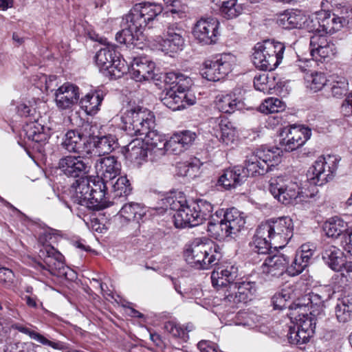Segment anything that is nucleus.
<instances>
[{"mask_svg":"<svg viewBox=\"0 0 352 352\" xmlns=\"http://www.w3.org/2000/svg\"><path fill=\"white\" fill-rule=\"evenodd\" d=\"M310 53L313 58L320 60L331 58L336 54L334 43L323 34H314L310 38Z\"/></svg>","mask_w":352,"mask_h":352,"instance_id":"obj_20","label":"nucleus"},{"mask_svg":"<svg viewBox=\"0 0 352 352\" xmlns=\"http://www.w3.org/2000/svg\"><path fill=\"white\" fill-rule=\"evenodd\" d=\"M54 95L56 104L59 109H70L79 100V88L72 83H64L56 90Z\"/></svg>","mask_w":352,"mask_h":352,"instance_id":"obj_23","label":"nucleus"},{"mask_svg":"<svg viewBox=\"0 0 352 352\" xmlns=\"http://www.w3.org/2000/svg\"><path fill=\"white\" fill-rule=\"evenodd\" d=\"M14 329L18 330L19 332L28 335L30 338L37 342L45 347H50L56 350H61L63 349V343L57 340L49 335H43L39 332L25 327L20 324H14L12 325Z\"/></svg>","mask_w":352,"mask_h":352,"instance_id":"obj_30","label":"nucleus"},{"mask_svg":"<svg viewBox=\"0 0 352 352\" xmlns=\"http://www.w3.org/2000/svg\"><path fill=\"white\" fill-rule=\"evenodd\" d=\"M112 186V192L113 199L125 197L131 194V187L129 180L125 176L120 177L116 182L113 180L108 183Z\"/></svg>","mask_w":352,"mask_h":352,"instance_id":"obj_46","label":"nucleus"},{"mask_svg":"<svg viewBox=\"0 0 352 352\" xmlns=\"http://www.w3.org/2000/svg\"><path fill=\"white\" fill-rule=\"evenodd\" d=\"M219 21L214 18H201L195 24L192 35L201 45L214 44L219 36Z\"/></svg>","mask_w":352,"mask_h":352,"instance_id":"obj_13","label":"nucleus"},{"mask_svg":"<svg viewBox=\"0 0 352 352\" xmlns=\"http://www.w3.org/2000/svg\"><path fill=\"white\" fill-rule=\"evenodd\" d=\"M148 153V148L140 139L133 140L126 146V157L137 165L146 161Z\"/></svg>","mask_w":352,"mask_h":352,"instance_id":"obj_34","label":"nucleus"},{"mask_svg":"<svg viewBox=\"0 0 352 352\" xmlns=\"http://www.w3.org/2000/svg\"><path fill=\"white\" fill-rule=\"evenodd\" d=\"M307 266L301 259H298V256H296L292 265L286 267V270L290 276H294L300 274Z\"/></svg>","mask_w":352,"mask_h":352,"instance_id":"obj_64","label":"nucleus"},{"mask_svg":"<svg viewBox=\"0 0 352 352\" xmlns=\"http://www.w3.org/2000/svg\"><path fill=\"white\" fill-rule=\"evenodd\" d=\"M302 302V298L297 299L292 304L289 305V313L287 315L289 316L291 321L299 319V318H307L309 316H312L309 311L311 309L308 305H306L307 309H303L300 307V306H296L298 302Z\"/></svg>","mask_w":352,"mask_h":352,"instance_id":"obj_53","label":"nucleus"},{"mask_svg":"<svg viewBox=\"0 0 352 352\" xmlns=\"http://www.w3.org/2000/svg\"><path fill=\"white\" fill-rule=\"evenodd\" d=\"M236 63V57L231 53H223L215 60H208L204 63L202 76L210 81H218L230 74Z\"/></svg>","mask_w":352,"mask_h":352,"instance_id":"obj_10","label":"nucleus"},{"mask_svg":"<svg viewBox=\"0 0 352 352\" xmlns=\"http://www.w3.org/2000/svg\"><path fill=\"white\" fill-rule=\"evenodd\" d=\"M187 90H177L174 88L167 89L162 94L161 100L163 104L173 111L185 109L195 102V98L186 94Z\"/></svg>","mask_w":352,"mask_h":352,"instance_id":"obj_19","label":"nucleus"},{"mask_svg":"<svg viewBox=\"0 0 352 352\" xmlns=\"http://www.w3.org/2000/svg\"><path fill=\"white\" fill-rule=\"evenodd\" d=\"M82 155L78 156L67 155L60 159L58 167L67 176L72 177H83L89 173L91 166L88 160Z\"/></svg>","mask_w":352,"mask_h":352,"instance_id":"obj_17","label":"nucleus"},{"mask_svg":"<svg viewBox=\"0 0 352 352\" xmlns=\"http://www.w3.org/2000/svg\"><path fill=\"white\" fill-rule=\"evenodd\" d=\"M335 316L337 320L346 323L352 318V298L344 297L338 299L335 307Z\"/></svg>","mask_w":352,"mask_h":352,"instance_id":"obj_42","label":"nucleus"},{"mask_svg":"<svg viewBox=\"0 0 352 352\" xmlns=\"http://www.w3.org/2000/svg\"><path fill=\"white\" fill-rule=\"evenodd\" d=\"M120 163L114 156L100 158L96 164L98 174L101 175V181L109 183L120 174Z\"/></svg>","mask_w":352,"mask_h":352,"instance_id":"obj_28","label":"nucleus"},{"mask_svg":"<svg viewBox=\"0 0 352 352\" xmlns=\"http://www.w3.org/2000/svg\"><path fill=\"white\" fill-rule=\"evenodd\" d=\"M303 19V13L300 11L287 12L280 15L278 23L285 29L300 28Z\"/></svg>","mask_w":352,"mask_h":352,"instance_id":"obj_45","label":"nucleus"},{"mask_svg":"<svg viewBox=\"0 0 352 352\" xmlns=\"http://www.w3.org/2000/svg\"><path fill=\"white\" fill-rule=\"evenodd\" d=\"M140 138L149 151L151 161H157L166 154V140L157 131L148 129Z\"/></svg>","mask_w":352,"mask_h":352,"instance_id":"obj_22","label":"nucleus"},{"mask_svg":"<svg viewBox=\"0 0 352 352\" xmlns=\"http://www.w3.org/2000/svg\"><path fill=\"white\" fill-rule=\"evenodd\" d=\"M287 336L290 343L302 344L308 342L313 335L293 326L289 327Z\"/></svg>","mask_w":352,"mask_h":352,"instance_id":"obj_51","label":"nucleus"},{"mask_svg":"<svg viewBox=\"0 0 352 352\" xmlns=\"http://www.w3.org/2000/svg\"><path fill=\"white\" fill-rule=\"evenodd\" d=\"M146 214V209L142 204L137 202H129L124 204L119 211L118 216L126 222L140 220Z\"/></svg>","mask_w":352,"mask_h":352,"instance_id":"obj_37","label":"nucleus"},{"mask_svg":"<svg viewBox=\"0 0 352 352\" xmlns=\"http://www.w3.org/2000/svg\"><path fill=\"white\" fill-rule=\"evenodd\" d=\"M184 34V30L179 24H170L158 41L160 50L166 54L182 51L185 44Z\"/></svg>","mask_w":352,"mask_h":352,"instance_id":"obj_12","label":"nucleus"},{"mask_svg":"<svg viewBox=\"0 0 352 352\" xmlns=\"http://www.w3.org/2000/svg\"><path fill=\"white\" fill-rule=\"evenodd\" d=\"M102 100V93L100 91H94L88 93L82 98L80 100V104L87 114L94 115L99 110Z\"/></svg>","mask_w":352,"mask_h":352,"instance_id":"obj_41","label":"nucleus"},{"mask_svg":"<svg viewBox=\"0 0 352 352\" xmlns=\"http://www.w3.org/2000/svg\"><path fill=\"white\" fill-rule=\"evenodd\" d=\"M241 100L235 94H229L223 96L217 102V107L220 111L226 113H232L242 107Z\"/></svg>","mask_w":352,"mask_h":352,"instance_id":"obj_43","label":"nucleus"},{"mask_svg":"<svg viewBox=\"0 0 352 352\" xmlns=\"http://www.w3.org/2000/svg\"><path fill=\"white\" fill-rule=\"evenodd\" d=\"M163 11L162 5L151 2H142L136 3L130 10L128 14L136 23L138 27L143 29L153 21Z\"/></svg>","mask_w":352,"mask_h":352,"instance_id":"obj_15","label":"nucleus"},{"mask_svg":"<svg viewBox=\"0 0 352 352\" xmlns=\"http://www.w3.org/2000/svg\"><path fill=\"white\" fill-rule=\"evenodd\" d=\"M292 322L296 327L314 335L316 323L314 322L312 316L305 318L300 317L299 319L292 320Z\"/></svg>","mask_w":352,"mask_h":352,"instance_id":"obj_59","label":"nucleus"},{"mask_svg":"<svg viewBox=\"0 0 352 352\" xmlns=\"http://www.w3.org/2000/svg\"><path fill=\"white\" fill-rule=\"evenodd\" d=\"M322 32L325 34H333L343 28L344 21L340 19L338 9L331 13L327 11H322Z\"/></svg>","mask_w":352,"mask_h":352,"instance_id":"obj_39","label":"nucleus"},{"mask_svg":"<svg viewBox=\"0 0 352 352\" xmlns=\"http://www.w3.org/2000/svg\"><path fill=\"white\" fill-rule=\"evenodd\" d=\"M254 86L256 89L260 91L268 92L271 87L269 85L267 74H263L256 76L254 79Z\"/></svg>","mask_w":352,"mask_h":352,"instance_id":"obj_62","label":"nucleus"},{"mask_svg":"<svg viewBox=\"0 0 352 352\" xmlns=\"http://www.w3.org/2000/svg\"><path fill=\"white\" fill-rule=\"evenodd\" d=\"M259 226L272 240L275 248L284 247L293 235V221L289 217L270 219Z\"/></svg>","mask_w":352,"mask_h":352,"instance_id":"obj_7","label":"nucleus"},{"mask_svg":"<svg viewBox=\"0 0 352 352\" xmlns=\"http://www.w3.org/2000/svg\"><path fill=\"white\" fill-rule=\"evenodd\" d=\"M339 160L335 155L319 157L309 168L307 177L311 184L322 186L335 176Z\"/></svg>","mask_w":352,"mask_h":352,"instance_id":"obj_9","label":"nucleus"},{"mask_svg":"<svg viewBox=\"0 0 352 352\" xmlns=\"http://www.w3.org/2000/svg\"><path fill=\"white\" fill-rule=\"evenodd\" d=\"M289 261V258L282 254L268 256L261 265L262 273L267 276L278 277L285 271Z\"/></svg>","mask_w":352,"mask_h":352,"instance_id":"obj_26","label":"nucleus"},{"mask_svg":"<svg viewBox=\"0 0 352 352\" xmlns=\"http://www.w3.org/2000/svg\"><path fill=\"white\" fill-rule=\"evenodd\" d=\"M155 63L146 58L133 59L129 70L131 76L135 81L149 80L154 78Z\"/></svg>","mask_w":352,"mask_h":352,"instance_id":"obj_27","label":"nucleus"},{"mask_svg":"<svg viewBox=\"0 0 352 352\" xmlns=\"http://www.w3.org/2000/svg\"><path fill=\"white\" fill-rule=\"evenodd\" d=\"M272 244V240L268 238L267 234L264 232L258 226L253 239L250 243L252 250L257 254H266L269 252Z\"/></svg>","mask_w":352,"mask_h":352,"instance_id":"obj_38","label":"nucleus"},{"mask_svg":"<svg viewBox=\"0 0 352 352\" xmlns=\"http://www.w3.org/2000/svg\"><path fill=\"white\" fill-rule=\"evenodd\" d=\"M348 91V82L344 77L337 76L333 80L331 92L334 97L340 98L345 96Z\"/></svg>","mask_w":352,"mask_h":352,"instance_id":"obj_55","label":"nucleus"},{"mask_svg":"<svg viewBox=\"0 0 352 352\" xmlns=\"http://www.w3.org/2000/svg\"><path fill=\"white\" fill-rule=\"evenodd\" d=\"M61 146L69 152L90 155L91 142L83 133L76 130L68 131L63 138Z\"/></svg>","mask_w":352,"mask_h":352,"instance_id":"obj_18","label":"nucleus"},{"mask_svg":"<svg viewBox=\"0 0 352 352\" xmlns=\"http://www.w3.org/2000/svg\"><path fill=\"white\" fill-rule=\"evenodd\" d=\"M290 298L289 293L285 290L276 294L272 298V302L275 309H283L287 307V301Z\"/></svg>","mask_w":352,"mask_h":352,"instance_id":"obj_63","label":"nucleus"},{"mask_svg":"<svg viewBox=\"0 0 352 352\" xmlns=\"http://www.w3.org/2000/svg\"><path fill=\"white\" fill-rule=\"evenodd\" d=\"M89 140L91 142V154L93 152L98 155L109 154L118 146V140L115 135L111 134L103 136L89 135Z\"/></svg>","mask_w":352,"mask_h":352,"instance_id":"obj_29","label":"nucleus"},{"mask_svg":"<svg viewBox=\"0 0 352 352\" xmlns=\"http://www.w3.org/2000/svg\"><path fill=\"white\" fill-rule=\"evenodd\" d=\"M238 275V267L230 263L218 265L211 274L212 285L226 306L246 302L256 291L254 282H236Z\"/></svg>","mask_w":352,"mask_h":352,"instance_id":"obj_1","label":"nucleus"},{"mask_svg":"<svg viewBox=\"0 0 352 352\" xmlns=\"http://www.w3.org/2000/svg\"><path fill=\"white\" fill-rule=\"evenodd\" d=\"M116 47L109 45L100 49L95 56L96 63L101 70L108 71L115 78H120L129 70L126 61L120 59Z\"/></svg>","mask_w":352,"mask_h":352,"instance_id":"obj_8","label":"nucleus"},{"mask_svg":"<svg viewBox=\"0 0 352 352\" xmlns=\"http://www.w3.org/2000/svg\"><path fill=\"white\" fill-rule=\"evenodd\" d=\"M121 122L127 134L142 136L154 127L155 116L148 109L129 102L122 110Z\"/></svg>","mask_w":352,"mask_h":352,"instance_id":"obj_2","label":"nucleus"},{"mask_svg":"<svg viewBox=\"0 0 352 352\" xmlns=\"http://www.w3.org/2000/svg\"><path fill=\"white\" fill-rule=\"evenodd\" d=\"M108 183L98 180L91 183V190L85 206L94 210H100L114 204L107 196Z\"/></svg>","mask_w":352,"mask_h":352,"instance_id":"obj_21","label":"nucleus"},{"mask_svg":"<svg viewBox=\"0 0 352 352\" xmlns=\"http://www.w3.org/2000/svg\"><path fill=\"white\" fill-rule=\"evenodd\" d=\"M91 183L87 177H83L73 184L71 199L74 203L85 206L91 190Z\"/></svg>","mask_w":352,"mask_h":352,"instance_id":"obj_31","label":"nucleus"},{"mask_svg":"<svg viewBox=\"0 0 352 352\" xmlns=\"http://www.w3.org/2000/svg\"><path fill=\"white\" fill-rule=\"evenodd\" d=\"M246 180V174L242 167L236 166L232 169H227L219 177L218 182L225 189L230 190L241 186Z\"/></svg>","mask_w":352,"mask_h":352,"instance_id":"obj_32","label":"nucleus"},{"mask_svg":"<svg viewBox=\"0 0 352 352\" xmlns=\"http://www.w3.org/2000/svg\"><path fill=\"white\" fill-rule=\"evenodd\" d=\"M47 236L48 235L46 234L41 235L38 239L39 243H43L39 250V256L43 259V263H38V267L57 277L69 280L76 279L75 272L65 265L63 255L53 246L44 243Z\"/></svg>","mask_w":352,"mask_h":352,"instance_id":"obj_5","label":"nucleus"},{"mask_svg":"<svg viewBox=\"0 0 352 352\" xmlns=\"http://www.w3.org/2000/svg\"><path fill=\"white\" fill-rule=\"evenodd\" d=\"M23 130L28 140L36 142L41 141L43 128L41 124L35 122H30L24 126Z\"/></svg>","mask_w":352,"mask_h":352,"instance_id":"obj_54","label":"nucleus"},{"mask_svg":"<svg viewBox=\"0 0 352 352\" xmlns=\"http://www.w3.org/2000/svg\"><path fill=\"white\" fill-rule=\"evenodd\" d=\"M285 105L283 102L277 98H269L265 99L260 105L261 112L268 114L282 111L285 109Z\"/></svg>","mask_w":352,"mask_h":352,"instance_id":"obj_50","label":"nucleus"},{"mask_svg":"<svg viewBox=\"0 0 352 352\" xmlns=\"http://www.w3.org/2000/svg\"><path fill=\"white\" fill-rule=\"evenodd\" d=\"M322 11L306 16L303 14V19L301 29H305L308 32L319 34L322 32Z\"/></svg>","mask_w":352,"mask_h":352,"instance_id":"obj_47","label":"nucleus"},{"mask_svg":"<svg viewBox=\"0 0 352 352\" xmlns=\"http://www.w3.org/2000/svg\"><path fill=\"white\" fill-rule=\"evenodd\" d=\"M268 190L275 199L285 205L293 204L299 195L297 183L284 177L272 178Z\"/></svg>","mask_w":352,"mask_h":352,"instance_id":"obj_11","label":"nucleus"},{"mask_svg":"<svg viewBox=\"0 0 352 352\" xmlns=\"http://www.w3.org/2000/svg\"><path fill=\"white\" fill-rule=\"evenodd\" d=\"M192 204L186 205L174 214L175 225L177 228H191L200 225L197 221V212L192 209Z\"/></svg>","mask_w":352,"mask_h":352,"instance_id":"obj_35","label":"nucleus"},{"mask_svg":"<svg viewBox=\"0 0 352 352\" xmlns=\"http://www.w3.org/2000/svg\"><path fill=\"white\" fill-rule=\"evenodd\" d=\"M338 272L340 274V282L344 285H349L352 283V262L344 261V264L342 266V269Z\"/></svg>","mask_w":352,"mask_h":352,"instance_id":"obj_61","label":"nucleus"},{"mask_svg":"<svg viewBox=\"0 0 352 352\" xmlns=\"http://www.w3.org/2000/svg\"><path fill=\"white\" fill-rule=\"evenodd\" d=\"M135 24L136 23H133L132 18L128 14H126L122 18V30L116 35V41L126 45H135V41L140 39V36L144 30L142 27H138Z\"/></svg>","mask_w":352,"mask_h":352,"instance_id":"obj_24","label":"nucleus"},{"mask_svg":"<svg viewBox=\"0 0 352 352\" xmlns=\"http://www.w3.org/2000/svg\"><path fill=\"white\" fill-rule=\"evenodd\" d=\"M164 82L170 85V88L177 90H188L192 85V80L190 77L176 72H170L166 74Z\"/></svg>","mask_w":352,"mask_h":352,"instance_id":"obj_40","label":"nucleus"},{"mask_svg":"<svg viewBox=\"0 0 352 352\" xmlns=\"http://www.w3.org/2000/svg\"><path fill=\"white\" fill-rule=\"evenodd\" d=\"M330 298V294L324 289L311 292L302 297V302H298L296 306L301 309H307L306 305L309 307V314L314 316L318 315L322 310L324 302Z\"/></svg>","mask_w":352,"mask_h":352,"instance_id":"obj_25","label":"nucleus"},{"mask_svg":"<svg viewBox=\"0 0 352 352\" xmlns=\"http://www.w3.org/2000/svg\"><path fill=\"white\" fill-rule=\"evenodd\" d=\"M281 151L278 148L262 147L257 149L245 160V166L242 168L243 173L248 176L264 175L280 161Z\"/></svg>","mask_w":352,"mask_h":352,"instance_id":"obj_6","label":"nucleus"},{"mask_svg":"<svg viewBox=\"0 0 352 352\" xmlns=\"http://www.w3.org/2000/svg\"><path fill=\"white\" fill-rule=\"evenodd\" d=\"M280 135V144L283 148L292 151L302 146L310 138L311 132L308 127L292 126L285 128Z\"/></svg>","mask_w":352,"mask_h":352,"instance_id":"obj_14","label":"nucleus"},{"mask_svg":"<svg viewBox=\"0 0 352 352\" xmlns=\"http://www.w3.org/2000/svg\"><path fill=\"white\" fill-rule=\"evenodd\" d=\"M221 131L220 140L226 145L232 143L236 136V128L227 118H222L219 122Z\"/></svg>","mask_w":352,"mask_h":352,"instance_id":"obj_49","label":"nucleus"},{"mask_svg":"<svg viewBox=\"0 0 352 352\" xmlns=\"http://www.w3.org/2000/svg\"><path fill=\"white\" fill-rule=\"evenodd\" d=\"M323 230L329 237L338 238L342 236L346 232V224L339 218L333 217L326 221L323 226Z\"/></svg>","mask_w":352,"mask_h":352,"instance_id":"obj_44","label":"nucleus"},{"mask_svg":"<svg viewBox=\"0 0 352 352\" xmlns=\"http://www.w3.org/2000/svg\"><path fill=\"white\" fill-rule=\"evenodd\" d=\"M210 230L212 228L219 227L222 235L229 236L239 232L245 226V219L243 214L234 208L228 209L223 218L217 225L209 222Z\"/></svg>","mask_w":352,"mask_h":352,"instance_id":"obj_16","label":"nucleus"},{"mask_svg":"<svg viewBox=\"0 0 352 352\" xmlns=\"http://www.w3.org/2000/svg\"><path fill=\"white\" fill-rule=\"evenodd\" d=\"M192 209L195 210V212H197V219L196 221L199 222L200 224L211 217L213 206L209 201L204 199H199L192 203Z\"/></svg>","mask_w":352,"mask_h":352,"instance_id":"obj_48","label":"nucleus"},{"mask_svg":"<svg viewBox=\"0 0 352 352\" xmlns=\"http://www.w3.org/2000/svg\"><path fill=\"white\" fill-rule=\"evenodd\" d=\"M177 140H179V144L186 151L193 143L196 138V134L190 131H184L174 134Z\"/></svg>","mask_w":352,"mask_h":352,"instance_id":"obj_58","label":"nucleus"},{"mask_svg":"<svg viewBox=\"0 0 352 352\" xmlns=\"http://www.w3.org/2000/svg\"><path fill=\"white\" fill-rule=\"evenodd\" d=\"M315 250L316 248L314 244L305 243L300 246L296 256H298V259H301L302 262L308 265L311 262Z\"/></svg>","mask_w":352,"mask_h":352,"instance_id":"obj_57","label":"nucleus"},{"mask_svg":"<svg viewBox=\"0 0 352 352\" xmlns=\"http://www.w3.org/2000/svg\"><path fill=\"white\" fill-rule=\"evenodd\" d=\"M165 330L175 338H179L184 341L188 339V336L183 327L173 321H168L164 324Z\"/></svg>","mask_w":352,"mask_h":352,"instance_id":"obj_56","label":"nucleus"},{"mask_svg":"<svg viewBox=\"0 0 352 352\" xmlns=\"http://www.w3.org/2000/svg\"><path fill=\"white\" fill-rule=\"evenodd\" d=\"M300 69L304 73L305 85L307 89L313 92H318L327 85V78L322 72H313L311 69L300 66Z\"/></svg>","mask_w":352,"mask_h":352,"instance_id":"obj_33","label":"nucleus"},{"mask_svg":"<svg viewBox=\"0 0 352 352\" xmlns=\"http://www.w3.org/2000/svg\"><path fill=\"white\" fill-rule=\"evenodd\" d=\"M166 153H169L174 155H179L183 153L185 150L179 144V140H177L176 137L173 134L168 140L166 141Z\"/></svg>","mask_w":352,"mask_h":352,"instance_id":"obj_60","label":"nucleus"},{"mask_svg":"<svg viewBox=\"0 0 352 352\" xmlns=\"http://www.w3.org/2000/svg\"><path fill=\"white\" fill-rule=\"evenodd\" d=\"M186 262L199 270H208L218 263L221 256L217 246L205 239L197 238L184 252Z\"/></svg>","mask_w":352,"mask_h":352,"instance_id":"obj_3","label":"nucleus"},{"mask_svg":"<svg viewBox=\"0 0 352 352\" xmlns=\"http://www.w3.org/2000/svg\"><path fill=\"white\" fill-rule=\"evenodd\" d=\"M322 258L324 263L333 271L341 270L345 261L343 252L333 245H329L325 248Z\"/></svg>","mask_w":352,"mask_h":352,"instance_id":"obj_36","label":"nucleus"},{"mask_svg":"<svg viewBox=\"0 0 352 352\" xmlns=\"http://www.w3.org/2000/svg\"><path fill=\"white\" fill-rule=\"evenodd\" d=\"M219 9L224 17L228 19L238 16L243 11L242 5L237 3V0H230L228 4Z\"/></svg>","mask_w":352,"mask_h":352,"instance_id":"obj_52","label":"nucleus"},{"mask_svg":"<svg viewBox=\"0 0 352 352\" xmlns=\"http://www.w3.org/2000/svg\"><path fill=\"white\" fill-rule=\"evenodd\" d=\"M285 50L280 42L265 40L257 43L253 49L252 63L260 70H274L282 62Z\"/></svg>","mask_w":352,"mask_h":352,"instance_id":"obj_4","label":"nucleus"}]
</instances>
